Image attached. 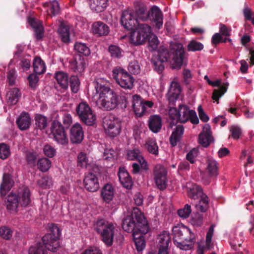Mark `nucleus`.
<instances>
[{
	"instance_id": "26",
	"label": "nucleus",
	"mask_w": 254,
	"mask_h": 254,
	"mask_svg": "<svg viewBox=\"0 0 254 254\" xmlns=\"http://www.w3.org/2000/svg\"><path fill=\"white\" fill-rule=\"evenodd\" d=\"M206 172L210 177L216 176L218 174V164L216 160L208 157L206 160Z\"/></svg>"
},
{
	"instance_id": "36",
	"label": "nucleus",
	"mask_w": 254,
	"mask_h": 254,
	"mask_svg": "<svg viewBox=\"0 0 254 254\" xmlns=\"http://www.w3.org/2000/svg\"><path fill=\"white\" fill-rule=\"evenodd\" d=\"M91 8L97 12L104 11L108 5V0H89Z\"/></svg>"
},
{
	"instance_id": "13",
	"label": "nucleus",
	"mask_w": 254,
	"mask_h": 254,
	"mask_svg": "<svg viewBox=\"0 0 254 254\" xmlns=\"http://www.w3.org/2000/svg\"><path fill=\"white\" fill-rule=\"evenodd\" d=\"M151 27L147 24H139L130 35V42L134 45H140L146 42L150 34Z\"/></svg>"
},
{
	"instance_id": "21",
	"label": "nucleus",
	"mask_w": 254,
	"mask_h": 254,
	"mask_svg": "<svg viewBox=\"0 0 254 254\" xmlns=\"http://www.w3.org/2000/svg\"><path fill=\"white\" fill-rule=\"evenodd\" d=\"M127 158L130 160H137L142 169H147V164L138 149L128 150L127 154Z\"/></svg>"
},
{
	"instance_id": "19",
	"label": "nucleus",
	"mask_w": 254,
	"mask_h": 254,
	"mask_svg": "<svg viewBox=\"0 0 254 254\" xmlns=\"http://www.w3.org/2000/svg\"><path fill=\"white\" fill-rule=\"evenodd\" d=\"M84 136V132L81 126L78 124H75L70 129V138L73 143H80Z\"/></svg>"
},
{
	"instance_id": "41",
	"label": "nucleus",
	"mask_w": 254,
	"mask_h": 254,
	"mask_svg": "<svg viewBox=\"0 0 254 254\" xmlns=\"http://www.w3.org/2000/svg\"><path fill=\"white\" fill-rule=\"evenodd\" d=\"M85 61L83 59L79 58L78 60L73 61L70 64L71 68L76 72L82 73L85 69Z\"/></svg>"
},
{
	"instance_id": "11",
	"label": "nucleus",
	"mask_w": 254,
	"mask_h": 254,
	"mask_svg": "<svg viewBox=\"0 0 254 254\" xmlns=\"http://www.w3.org/2000/svg\"><path fill=\"white\" fill-rule=\"evenodd\" d=\"M76 111L80 119L88 126L93 125L96 121L95 114L87 102L82 101L76 107Z\"/></svg>"
},
{
	"instance_id": "44",
	"label": "nucleus",
	"mask_w": 254,
	"mask_h": 254,
	"mask_svg": "<svg viewBox=\"0 0 254 254\" xmlns=\"http://www.w3.org/2000/svg\"><path fill=\"white\" fill-rule=\"evenodd\" d=\"M146 147L150 153L154 155L158 154V147L154 139H149L146 143Z\"/></svg>"
},
{
	"instance_id": "8",
	"label": "nucleus",
	"mask_w": 254,
	"mask_h": 254,
	"mask_svg": "<svg viewBox=\"0 0 254 254\" xmlns=\"http://www.w3.org/2000/svg\"><path fill=\"white\" fill-rule=\"evenodd\" d=\"M96 229L105 244L108 247L111 246L118 232L116 224L105 220H99L97 221Z\"/></svg>"
},
{
	"instance_id": "56",
	"label": "nucleus",
	"mask_w": 254,
	"mask_h": 254,
	"mask_svg": "<svg viewBox=\"0 0 254 254\" xmlns=\"http://www.w3.org/2000/svg\"><path fill=\"white\" fill-rule=\"evenodd\" d=\"M10 154L9 147L5 143L0 144V158L5 159Z\"/></svg>"
},
{
	"instance_id": "62",
	"label": "nucleus",
	"mask_w": 254,
	"mask_h": 254,
	"mask_svg": "<svg viewBox=\"0 0 254 254\" xmlns=\"http://www.w3.org/2000/svg\"><path fill=\"white\" fill-rule=\"evenodd\" d=\"M232 137L235 139H238L241 134V129L237 126H232L230 128Z\"/></svg>"
},
{
	"instance_id": "33",
	"label": "nucleus",
	"mask_w": 254,
	"mask_h": 254,
	"mask_svg": "<svg viewBox=\"0 0 254 254\" xmlns=\"http://www.w3.org/2000/svg\"><path fill=\"white\" fill-rule=\"evenodd\" d=\"M150 129L153 132H158L162 127V120L160 116L153 115L150 117L148 121Z\"/></svg>"
},
{
	"instance_id": "23",
	"label": "nucleus",
	"mask_w": 254,
	"mask_h": 254,
	"mask_svg": "<svg viewBox=\"0 0 254 254\" xmlns=\"http://www.w3.org/2000/svg\"><path fill=\"white\" fill-rule=\"evenodd\" d=\"M187 188L189 196L192 199H198L205 195L202 189L196 184L190 183H187Z\"/></svg>"
},
{
	"instance_id": "30",
	"label": "nucleus",
	"mask_w": 254,
	"mask_h": 254,
	"mask_svg": "<svg viewBox=\"0 0 254 254\" xmlns=\"http://www.w3.org/2000/svg\"><path fill=\"white\" fill-rule=\"evenodd\" d=\"M184 132V128L182 125H178L173 131L170 137V141L173 146H176L181 140Z\"/></svg>"
},
{
	"instance_id": "27",
	"label": "nucleus",
	"mask_w": 254,
	"mask_h": 254,
	"mask_svg": "<svg viewBox=\"0 0 254 254\" xmlns=\"http://www.w3.org/2000/svg\"><path fill=\"white\" fill-rule=\"evenodd\" d=\"M152 18H150L155 24V26L160 29L163 25V14L160 9L156 6H153L151 8Z\"/></svg>"
},
{
	"instance_id": "61",
	"label": "nucleus",
	"mask_w": 254,
	"mask_h": 254,
	"mask_svg": "<svg viewBox=\"0 0 254 254\" xmlns=\"http://www.w3.org/2000/svg\"><path fill=\"white\" fill-rule=\"evenodd\" d=\"M198 154V151L196 149L193 148L190 150L186 156L187 159L191 163H193Z\"/></svg>"
},
{
	"instance_id": "2",
	"label": "nucleus",
	"mask_w": 254,
	"mask_h": 254,
	"mask_svg": "<svg viewBox=\"0 0 254 254\" xmlns=\"http://www.w3.org/2000/svg\"><path fill=\"white\" fill-rule=\"evenodd\" d=\"M136 13L131 9H127L123 11L121 16V23L127 29L132 30L139 25L138 20L145 21L149 17V14L145 6L140 2L136 1L134 3Z\"/></svg>"
},
{
	"instance_id": "43",
	"label": "nucleus",
	"mask_w": 254,
	"mask_h": 254,
	"mask_svg": "<svg viewBox=\"0 0 254 254\" xmlns=\"http://www.w3.org/2000/svg\"><path fill=\"white\" fill-rule=\"evenodd\" d=\"M37 166L42 172H46L50 168L51 162L47 158H42L38 161Z\"/></svg>"
},
{
	"instance_id": "14",
	"label": "nucleus",
	"mask_w": 254,
	"mask_h": 254,
	"mask_svg": "<svg viewBox=\"0 0 254 254\" xmlns=\"http://www.w3.org/2000/svg\"><path fill=\"white\" fill-rule=\"evenodd\" d=\"M51 131V135L58 143L63 145L68 144L67 135L60 122L56 120L54 121L52 124Z\"/></svg>"
},
{
	"instance_id": "1",
	"label": "nucleus",
	"mask_w": 254,
	"mask_h": 254,
	"mask_svg": "<svg viewBox=\"0 0 254 254\" xmlns=\"http://www.w3.org/2000/svg\"><path fill=\"white\" fill-rule=\"evenodd\" d=\"M96 92L93 97L96 105L100 109L110 111L116 108L118 104L123 108L127 106L126 97L122 96L118 99L117 94L111 89L109 82L103 77H97L94 82Z\"/></svg>"
},
{
	"instance_id": "58",
	"label": "nucleus",
	"mask_w": 254,
	"mask_h": 254,
	"mask_svg": "<svg viewBox=\"0 0 254 254\" xmlns=\"http://www.w3.org/2000/svg\"><path fill=\"white\" fill-rule=\"evenodd\" d=\"M203 48V45L194 40H192L188 45V49L190 51H196L201 50Z\"/></svg>"
},
{
	"instance_id": "6",
	"label": "nucleus",
	"mask_w": 254,
	"mask_h": 254,
	"mask_svg": "<svg viewBox=\"0 0 254 254\" xmlns=\"http://www.w3.org/2000/svg\"><path fill=\"white\" fill-rule=\"evenodd\" d=\"M169 114L171 119L170 125L171 127L178 123H185L189 120L193 124H197L199 123L196 112L194 110H190L186 105H180L178 109L170 108Z\"/></svg>"
},
{
	"instance_id": "53",
	"label": "nucleus",
	"mask_w": 254,
	"mask_h": 254,
	"mask_svg": "<svg viewBox=\"0 0 254 254\" xmlns=\"http://www.w3.org/2000/svg\"><path fill=\"white\" fill-rule=\"evenodd\" d=\"M128 70L131 74H137L140 73V66L137 61H133L130 62L128 66Z\"/></svg>"
},
{
	"instance_id": "34",
	"label": "nucleus",
	"mask_w": 254,
	"mask_h": 254,
	"mask_svg": "<svg viewBox=\"0 0 254 254\" xmlns=\"http://www.w3.org/2000/svg\"><path fill=\"white\" fill-rule=\"evenodd\" d=\"M140 231H134L132 233L134 242L138 251H141L145 247V241L143 235Z\"/></svg>"
},
{
	"instance_id": "32",
	"label": "nucleus",
	"mask_w": 254,
	"mask_h": 254,
	"mask_svg": "<svg viewBox=\"0 0 254 254\" xmlns=\"http://www.w3.org/2000/svg\"><path fill=\"white\" fill-rule=\"evenodd\" d=\"M16 123L21 130L29 128L31 124V118L28 113L23 112L16 120Z\"/></svg>"
},
{
	"instance_id": "60",
	"label": "nucleus",
	"mask_w": 254,
	"mask_h": 254,
	"mask_svg": "<svg viewBox=\"0 0 254 254\" xmlns=\"http://www.w3.org/2000/svg\"><path fill=\"white\" fill-rule=\"evenodd\" d=\"M43 151L45 155L49 157H53L55 156L56 151V149L50 145H45L43 148Z\"/></svg>"
},
{
	"instance_id": "3",
	"label": "nucleus",
	"mask_w": 254,
	"mask_h": 254,
	"mask_svg": "<svg viewBox=\"0 0 254 254\" xmlns=\"http://www.w3.org/2000/svg\"><path fill=\"white\" fill-rule=\"evenodd\" d=\"M185 51L183 45L180 43H172L170 45V51L164 48H161L158 52V59L160 62L158 64L157 70L161 71L164 69L162 63L171 60L173 68H180L183 63Z\"/></svg>"
},
{
	"instance_id": "64",
	"label": "nucleus",
	"mask_w": 254,
	"mask_h": 254,
	"mask_svg": "<svg viewBox=\"0 0 254 254\" xmlns=\"http://www.w3.org/2000/svg\"><path fill=\"white\" fill-rule=\"evenodd\" d=\"M144 125L142 124H139L136 125L133 128V135L135 139L139 137L140 134L142 132Z\"/></svg>"
},
{
	"instance_id": "35",
	"label": "nucleus",
	"mask_w": 254,
	"mask_h": 254,
	"mask_svg": "<svg viewBox=\"0 0 254 254\" xmlns=\"http://www.w3.org/2000/svg\"><path fill=\"white\" fill-rule=\"evenodd\" d=\"M28 23L34 29L36 38L41 39L43 36V27L41 22L34 18L30 17L28 18Z\"/></svg>"
},
{
	"instance_id": "55",
	"label": "nucleus",
	"mask_w": 254,
	"mask_h": 254,
	"mask_svg": "<svg viewBox=\"0 0 254 254\" xmlns=\"http://www.w3.org/2000/svg\"><path fill=\"white\" fill-rule=\"evenodd\" d=\"M36 124L40 129L45 128L47 126L46 117L41 115H37L35 117Z\"/></svg>"
},
{
	"instance_id": "45",
	"label": "nucleus",
	"mask_w": 254,
	"mask_h": 254,
	"mask_svg": "<svg viewBox=\"0 0 254 254\" xmlns=\"http://www.w3.org/2000/svg\"><path fill=\"white\" fill-rule=\"evenodd\" d=\"M200 199L196 207L197 209L201 212H205L208 208V198L207 196L205 194L200 197Z\"/></svg>"
},
{
	"instance_id": "12",
	"label": "nucleus",
	"mask_w": 254,
	"mask_h": 254,
	"mask_svg": "<svg viewBox=\"0 0 254 254\" xmlns=\"http://www.w3.org/2000/svg\"><path fill=\"white\" fill-rule=\"evenodd\" d=\"M103 127L105 133L110 137H115L120 133L121 122L119 119L112 115H108L104 117Z\"/></svg>"
},
{
	"instance_id": "63",
	"label": "nucleus",
	"mask_w": 254,
	"mask_h": 254,
	"mask_svg": "<svg viewBox=\"0 0 254 254\" xmlns=\"http://www.w3.org/2000/svg\"><path fill=\"white\" fill-rule=\"evenodd\" d=\"M81 254H102L101 250L97 247H89Z\"/></svg>"
},
{
	"instance_id": "39",
	"label": "nucleus",
	"mask_w": 254,
	"mask_h": 254,
	"mask_svg": "<svg viewBox=\"0 0 254 254\" xmlns=\"http://www.w3.org/2000/svg\"><path fill=\"white\" fill-rule=\"evenodd\" d=\"M44 6L49 7L47 12L49 15H55L57 14L60 11L59 3L58 1L54 0L44 3Z\"/></svg>"
},
{
	"instance_id": "29",
	"label": "nucleus",
	"mask_w": 254,
	"mask_h": 254,
	"mask_svg": "<svg viewBox=\"0 0 254 254\" xmlns=\"http://www.w3.org/2000/svg\"><path fill=\"white\" fill-rule=\"evenodd\" d=\"M181 92V88L179 84L175 81H172L168 92L167 94L168 99L173 102L177 99Z\"/></svg>"
},
{
	"instance_id": "24",
	"label": "nucleus",
	"mask_w": 254,
	"mask_h": 254,
	"mask_svg": "<svg viewBox=\"0 0 254 254\" xmlns=\"http://www.w3.org/2000/svg\"><path fill=\"white\" fill-rule=\"evenodd\" d=\"M14 181L11 176L6 173H4L2 178V182L0 185V192L2 195H5L12 187Z\"/></svg>"
},
{
	"instance_id": "57",
	"label": "nucleus",
	"mask_w": 254,
	"mask_h": 254,
	"mask_svg": "<svg viewBox=\"0 0 254 254\" xmlns=\"http://www.w3.org/2000/svg\"><path fill=\"white\" fill-rule=\"evenodd\" d=\"M118 155V152L111 148L105 149L104 152V157L106 160H114L117 157Z\"/></svg>"
},
{
	"instance_id": "54",
	"label": "nucleus",
	"mask_w": 254,
	"mask_h": 254,
	"mask_svg": "<svg viewBox=\"0 0 254 254\" xmlns=\"http://www.w3.org/2000/svg\"><path fill=\"white\" fill-rule=\"evenodd\" d=\"M12 231L7 226H2L0 228V236L5 240H9L12 236Z\"/></svg>"
},
{
	"instance_id": "18",
	"label": "nucleus",
	"mask_w": 254,
	"mask_h": 254,
	"mask_svg": "<svg viewBox=\"0 0 254 254\" xmlns=\"http://www.w3.org/2000/svg\"><path fill=\"white\" fill-rule=\"evenodd\" d=\"M84 184L85 189L91 192H95L99 189V183L96 176L92 173H88L85 177Z\"/></svg>"
},
{
	"instance_id": "16",
	"label": "nucleus",
	"mask_w": 254,
	"mask_h": 254,
	"mask_svg": "<svg viewBox=\"0 0 254 254\" xmlns=\"http://www.w3.org/2000/svg\"><path fill=\"white\" fill-rule=\"evenodd\" d=\"M132 103L134 112L137 117L143 116L146 111V108H151L153 105L152 102L149 101L143 102L141 97L137 95L132 96Z\"/></svg>"
},
{
	"instance_id": "52",
	"label": "nucleus",
	"mask_w": 254,
	"mask_h": 254,
	"mask_svg": "<svg viewBox=\"0 0 254 254\" xmlns=\"http://www.w3.org/2000/svg\"><path fill=\"white\" fill-rule=\"evenodd\" d=\"M70 84L72 92L76 93L79 89L80 82L79 78L76 76H72L70 78Z\"/></svg>"
},
{
	"instance_id": "10",
	"label": "nucleus",
	"mask_w": 254,
	"mask_h": 254,
	"mask_svg": "<svg viewBox=\"0 0 254 254\" xmlns=\"http://www.w3.org/2000/svg\"><path fill=\"white\" fill-rule=\"evenodd\" d=\"M60 233L59 228L57 226H53L50 232L43 237V244L47 250L55 252L60 248Z\"/></svg>"
},
{
	"instance_id": "38",
	"label": "nucleus",
	"mask_w": 254,
	"mask_h": 254,
	"mask_svg": "<svg viewBox=\"0 0 254 254\" xmlns=\"http://www.w3.org/2000/svg\"><path fill=\"white\" fill-rule=\"evenodd\" d=\"M58 33L63 42L66 43L69 42V27L68 25L62 23L58 29Z\"/></svg>"
},
{
	"instance_id": "25",
	"label": "nucleus",
	"mask_w": 254,
	"mask_h": 254,
	"mask_svg": "<svg viewBox=\"0 0 254 254\" xmlns=\"http://www.w3.org/2000/svg\"><path fill=\"white\" fill-rule=\"evenodd\" d=\"M93 33L99 36L107 35L110 31L109 26L102 21H97L92 26Z\"/></svg>"
},
{
	"instance_id": "5",
	"label": "nucleus",
	"mask_w": 254,
	"mask_h": 254,
	"mask_svg": "<svg viewBox=\"0 0 254 254\" xmlns=\"http://www.w3.org/2000/svg\"><path fill=\"white\" fill-rule=\"evenodd\" d=\"M174 235V243L182 250H191L194 245L195 236L190 230L183 224H178L172 229Z\"/></svg>"
},
{
	"instance_id": "7",
	"label": "nucleus",
	"mask_w": 254,
	"mask_h": 254,
	"mask_svg": "<svg viewBox=\"0 0 254 254\" xmlns=\"http://www.w3.org/2000/svg\"><path fill=\"white\" fill-rule=\"evenodd\" d=\"M31 202V192L26 187L20 188L17 192L12 191L7 196L6 205L10 211L15 212L19 205L28 206Z\"/></svg>"
},
{
	"instance_id": "20",
	"label": "nucleus",
	"mask_w": 254,
	"mask_h": 254,
	"mask_svg": "<svg viewBox=\"0 0 254 254\" xmlns=\"http://www.w3.org/2000/svg\"><path fill=\"white\" fill-rule=\"evenodd\" d=\"M212 141L213 138L211 135L210 126L208 124H206L199 135V142L203 146L206 147Z\"/></svg>"
},
{
	"instance_id": "47",
	"label": "nucleus",
	"mask_w": 254,
	"mask_h": 254,
	"mask_svg": "<svg viewBox=\"0 0 254 254\" xmlns=\"http://www.w3.org/2000/svg\"><path fill=\"white\" fill-rule=\"evenodd\" d=\"M77 164L82 168H89L90 164L88 163V160L86 154L80 152L77 156Z\"/></svg>"
},
{
	"instance_id": "49",
	"label": "nucleus",
	"mask_w": 254,
	"mask_h": 254,
	"mask_svg": "<svg viewBox=\"0 0 254 254\" xmlns=\"http://www.w3.org/2000/svg\"><path fill=\"white\" fill-rule=\"evenodd\" d=\"M109 52L111 56L114 58H120L123 56V51L116 45H110L109 47Z\"/></svg>"
},
{
	"instance_id": "17",
	"label": "nucleus",
	"mask_w": 254,
	"mask_h": 254,
	"mask_svg": "<svg viewBox=\"0 0 254 254\" xmlns=\"http://www.w3.org/2000/svg\"><path fill=\"white\" fill-rule=\"evenodd\" d=\"M170 240L171 237L167 231H163L159 235L157 240L159 248L158 254H168V247Z\"/></svg>"
},
{
	"instance_id": "46",
	"label": "nucleus",
	"mask_w": 254,
	"mask_h": 254,
	"mask_svg": "<svg viewBox=\"0 0 254 254\" xmlns=\"http://www.w3.org/2000/svg\"><path fill=\"white\" fill-rule=\"evenodd\" d=\"M28 254H47V252L40 243H38L30 247Z\"/></svg>"
},
{
	"instance_id": "40",
	"label": "nucleus",
	"mask_w": 254,
	"mask_h": 254,
	"mask_svg": "<svg viewBox=\"0 0 254 254\" xmlns=\"http://www.w3.org/2000/svg\"><path fill=\"white\" fill-rule=\"evenodd\" d=\"M34 71L37 74H41L46 71L45 64L42 59L39 57H36L33 63Z\"/></svg>"
},
{
	"instance_id": "28",
	"label": "nucleus",
	"mask_w": 254,
	"mask_h": 254,
	"mask_svg": "<svg viewBox=\"0 0 254 254\" xmlns=\"http://www.w3.org/2000/svg\"><path fill=\"white\" fill-rule=\"evenodd\" d=\"M101 195L103 200L106 203L110 202L114 196V189L112 185L107 184L102 188Z\"/></svg>"
},
{
	"instance_id": "31",
	"label": "nucleus",
	"mask_w": 254,
	"mask_h": 254,
	"mask_svg": "<svg viewBox=\"0 0 254 254\" xmlns=\"http://www.w3.org/2000/svg\"><path fill=\"white\" fill-rule=\"evenodd\" d=\"M55 78L58 84L64 89H67L68 87V76L64 71H57L55 74Z\"/></svg>"
},
{
	"instance_id": "48",
	"label": "nucleus",
	"mask_w": 254,
	"mask_h": 254,
	"mask_svg": "<svg viewBox=\"0 0 254 254\" xmlns=\"http://www.w3.org/2000/svg\"><path fill=\"white\" fill-rule=\"evenodd\" d=\"M228 84L222 86L218 89H215L213 92L212 99L219 103L218 100L219 98L222 96L224 93L227 91V86Z\"/></svg>"
},
{
	"instance_id": "9",
	"label": "nucleus",
	"mask_w": 254,
	"mask_h": 254,
	"mask_svg": "<svg viewBox=\"0 0 254 254\" xmlns=\"http://www.w3.org/2000/svg\"><path fill=\"white\" fill-rule=\"evenodd\" d=\"M112 76L121 87L126 89H131L133 87L134 78L123 68H114L112 70Z\"/></svg>"
},
{
	"instance_id": "42",
	"label": "nucleus",
	"mask_w": 254,
	"mask_h": 254,
	"mask_svg": "<svg viewBox=\"0 0 254 254\" xmlns=\"http://www.w3.org/2000/svg\"><path fill=\"white\" fill-rule=\"evenodd\" d=\"M74 50L84 56H88L90 54V50L87 45L81 42H76L74 45Z\"/></svg>"
},
{
	"instance_id": "22",
	"label": "nucleus",
	"mask_w": 254,
	"mask_h": 254,
	"mask_svg": "<svg viewBox=\"0 0 254 254\" xmlns=\"http://www.w3.org/2000/svg\"><path fill=\"white\" fill-rule=\"evenodd\" d=\"M118 176L119 180L124 187L127 189L131 188L133 184L132 181L124 167H120Z\"/></svg>"
},
{
	"instance_id": "4",
	"label": "nucleus",
	"mask_w": 254,
	"mask_h": 254,
	"mask_svg": "<svg viewBox=\"0 0 254 254\" xmlns=\"http://www.w3.org/2000/svg\"><path fill=\"white\" fill-rule=\"evenodd\" d=\"M122 227L127 232L140 231L146 234L149 229L147 220L143 214L136 207L133 208L131 215H127L123 220Z\"/></svg>"
},
{
	"instance_id": "59",
	"label": "nucleus",
	"mask_w": 254,
	"mask_h": 254,
	"mask_svg": "<svg viewBox=\"0 0 254 254\" xmlns=\"http://www.w3.org/2000/svg\"><path fill=\"white\" fill-rule=\"evenodd\" d=\"M52 180L48 177H43L37 181L38 185L43 189L49 188L51 185Z\"/></svg>"
},
{
	"instance_id": "15",
	"label": "nucleus",
	"mask_w": 254,
	"mask_h": 254,
	"mask_svg": "<svg viewBox=\"0 0 254 254\" xmlns=\"http://www.w3.org/2000/svg\"><path fill=\"white\" fill-rule=\"evenodd\" d=\"M166 169L161 164L156 165L154 169V178L157 188L161 190L166 189L167 187Z\"/></svg>"
},
{
	"instance_id": "50",
	"label": "nucleus",
	"mask_w": 254,
	"mask_h": 254,
	"mask_svg": "<svg viewBox=\"0 0 254 254\" xmlns=\"http://www.w3.org/2000/svg\"><path fill=\"white\" fill-rule=\"evenodd\" d=\"M191 212V206L188 204H186L183 208L178 210V215L183 218H188Z\"/></svg>"
},
{
	"instance_id": "37",
	"label": "nucleus",
	"mask_w": 254,
	"mask_h": 254,
	"mask_svg": "<svg viewBox=\"0 0 254 254\" xmlns=\"http://www.w3.org/2000/svg\"><path fill=\"white\" fill-rule=\"evenodd\" d=\"M21 96V93L17 88L11 89L7 93L6 100L9 105L16 104Z\"/></svg>"
},
{
	"instance_id": "51",
	"label": "nucleus",
	"mask_w": 254,
	"mask_h": 254,
	"mask_svg": "<svg viewBox=\"0 0 254 254\" xmlns=\"http://www.w3.org/2000/svg\"><path fill=\"white\" fill-rule=\"evenodd\" d=\"M147 39L148 40L149 47L150 49L151 50H155L158 47L159 41L157 36L152 33L151 30L150 34H149Z\"/></svg>"
}]
</instances>
